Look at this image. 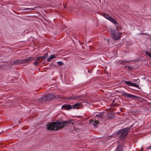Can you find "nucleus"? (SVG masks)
I'll list each match as a JSON object with an SVG mask.
<instances>
[{
    "label": "nucleus",
    "mask_w": 151,
    "mask_h": 151,
    "mask_svg": "<svg viewBox=\"0 0 151 151\" xmlns=\"http://www.w3.org/2000/svg\"><path fill=\"white\" fill-rule=\"evenodd\" d=\"M71 124L72 125L74 124L71 120L67 121H62L61 122L57 121L55 122L50 123L47 124V130L51 131L58 130L64 127L65 125H68Z\"/></svg>",
    "instance_id": "nucleus-1"
},
{
    "label": "nucleus",
    "mask_w": 151,
    "mask_h": 151,
    "mask_svg": "<svg viewBox=\"0 0 151 151\" xmlns=\"http://www.w3.org/2000/svg\"><path fill=\"white\" fill-rule=\"evenodd\" d=\"M116 28L115 29H111V36L112 38L115 40H118L120 39L121 37L122 33L120 32L119 30H121L122 27L120 26H117V27L115 26Z\"/></svg>",
    "instance_id": "nucleus-2"
},
{
    "label": "nucleus",
    "mask_w": 151,
    "mask_h": 151,
    "mask_svg": "<svg viewBox=\"0 0 151 151\" xmlns=\"http://www.w3.org/2000/svg\"><path fill=\"white\" fill-rule=\"evenodd\" d=\"M132 125L129 127L124 128L117 131L115 132L116 136L119 137V139H123L128 134L129 132L131 129Z\"/></svg>",
    "instance_id": "nucleus-3"
},
{
    "label": "nucleus",
    "mask_w": 151,
    "mask_h": 151,
    "mask_svg": "<svg viewBox=\"0 0 151 151\" xmlns=\"http://www.w3.org/2000/svg\"><path fill=\"white\" fill-rule=\"evenodd\" d=\"M60 97L57 95L55 96L52 94H47L44 95V96L40 98V100L42 101H48L55 99L60 98Z\"/></svg>",
    "instance_id": "nucleus-4"
},
{
    "label": "nucleus",
    "mask_w": 151,
    "mask_h": 151,
    "mask_svg": "<svg viewBox=\"0 0 151 151\" xmlns=\"http://www.w3.org/2000/svg\"><path fill=\"white\" fill-rule=\"evenodd\" d=\"M122 95L124 97L126 98H132V99H137L138 100L140 99L141 97L138 96L136 95H133L130 93H123L122 94Z\"/></svg>",
    "instance_id": "nucleus-5"
},
{
    "label": "nucleus",
    "mask_w": 151,
    "mask_h": 151,
    "mask_svg": "<svg viewBox=\"0 0 151 151\" xmlns=\"http://www.w3.org/2000/svg\"><path fill=\"white\" fill-rule=\"evenodd\" d=\"M33 59L32 58H27L24 59H18L13 62V63L14 65H17L18 64H22L25 63L27 62L30 61Z\"/></svg>",
    "instance_id": "nucleus-6"
},
{
    "label": "nucleus",
    "mask_w": 151,
    "mask_h": 151,
    "mask_svg": "<svg viewBox=\"0 0 151 151\" xmlns=\"http://www.w3.org/2000/svg\"><path fill=\"white\" fill-rule=\"evenodd\" d=\"M102 15L105 18L108 19L113 23L115 25V26L117 27V26L118 25V24L117 22L115 21L113 18H112L111 17L109 16L108 14H102Z\"/></svg>",
    "instance_id": "nucleus-7"
},
{
    "label": "nucleus",
    "mask_w": 151,
    "mask_h": 151,
    "mask_svg": "<svg viewBox=\"0 0 151 151\" xmlns=\"http://www.w3.org/2000/svg\"><path fill=\"white\" fill-rule=\"evenodd\" d=\"M122 81L125 83L127 85L129 86H133L137 87V88H140V87L139 86V85L136 83L132 82L129 81H125L124 80H123Z\"/></svg>",
    "instance_id": "nucleus-8"
},
{
    "label": "nucleus",
    "mask_w": 151,
    "mask_h": 151,
    "mask_svg": "<svg viewBox=\"0 0 151 151\" xmlns=\"http://www.w3.org/2000/svg\"><path fill=\"white\" fill-rule=\"evenodd\" d=\"M123 143H124V142L119 143L117 146L115 151H123L124 148Z\"/></svg>",
    "instance_id": "nucleus-9"
},
{
    "label": "nucleus",
    "mask_w": 151,
    "mask_h": 151,
    "mask_svg": "<svg viewBox=\"0 0 151 151\" xmlns=\"http://www.w3.org/2000/svg\"><path fill=\"white\" fill-rule=\"evenodd\" d=\"M82 97V96L81 95L76 96H72L69 97H65V99L66 100H68L70 101V100H75L76 99L81 98Z\"/></svg>",
    "instance_id": "nucleus-10"
},
{
    "label": "nucleus",
    "mask_w": 151,
    "mask_h": 151,
    "mask_svg": "<svg viewBox=\"0 0 151 151\" xmlns=\"http://www.w3.org/2000/svg\"><path fill=\"white\" fill-rule=\"evenodd\" d=\"M104 113V112L98 113L97 114L95 113L94 114H95L94 117L97 118L100 121L102 120Z\"/></svg>",
    "instance_id": "nucleus-11"
},
{
    "label": "nucleus",
    "mask_w": 151,
    "mask_h": 151,
    "mask_svg": "<svg viewBox=\"0 0 151 151\" xmlns=\"http://www.w3.org/2000/svg\"><path fill=\"white\" fill-rule=\"evenodd\" d=\"M61 109H64L65 110H69L72 109V106L70 104H65L62 106Z\"/></svg>",
    "instance_id": "nucleus-12"
},
{
    "label": "nucleus",
    "mask_w": 151,
    "mask_h": 151,
    "mask_svg": "<svg viewBox=\"0 0 151 151\" xmlns=\"http://www.w3.org/2000/svg\"><path fill=\"white\" fill-rule=\"evenodd\" d=\"M94 120H93V126L94 127H96L97 126V125L99 123V121H100L96 117H94Z\"/></svg>",
    "instance_id": "nucleus-13"
},
{
    "label": "nucleus",
    "mask_w": 151,
    "mask_h": 151,
    "mask_svg": "<svg viewBox=\"0 0 151 151\" xmlns=\"http://www.w3.org/2000/svg\"><path fill=\"white\" fill-rule=\"evenodd\" d=\"M114 116V114L113 113H108L106 115L107 119H111Z\"/></svg>",
    "instance_id": "nucleus-14"
},
{
    "label": "nucleus",
    "mask_w": 151,
    "mask_h": 151,
    "mask_svg": "<svg viewBox=\"0 0 151 151\" xmlns=\"http://www.w3.org/2000/svg\"><path fill=\"white\" fill-rule=\"evenodd\" d=\"M115 63L116 64H121L122 65H124L126 64L125 61L121 60H116V61Z\"/></svg>",
    "instance_id": "nucleus-15"
},
{
    "label": "nucleus",
    "mask_w": 151,
    "mask_h": 151,
    "mask_svg": "<svg viewBox=\"0 0 151 151\" xmlns=\"http://www.w3.org/2000/svg\"><path fill=\"white\" fill-rule=\"evenodd\" d=\"M79 106H81V105H80V104H79V103L76 104L74 105H72V108L73 109H79Z\"/></svg>",
    "instance_id": "nucleus-16"
},
{
    "label": "nucleus",
    "mask_w": 151,
    "mask_h": 151,
    "mask_svg": "<svg viewBox=\"0 0 151 151\" xmlns=\"http://www.w3.org/2000/svg\"><path fill=\"white\" fill-rule=\"evenodd\" d=\"M55 58V56L54 55H52L50 57L48 58L47 59V62L50 61L51 60Z\"/></svg>",
    "instance_id": "nucleus-17"
},
{
    "label": "nucleus",
    "mask_w": 151,
    "mask_h": 151,
    "mask_svg": "<svg viewBox=\"0 0 151 151\" xmlns=\"http://www.w3.org/2000/svg\"><path fill=\"white\" fill-rule=\"evenodd\" d=\"M127 67H128V69L129 70H132L134 68V67L132 66L126 65L125 66V68H126Z\"/></svg>",
    "instance_id": "nucleus-18"
},
{
    "label": "nucleus",
    "mask_w": 151,
    "mask_h": 151,
    "mask_svg": "<svg viewBox=\"0 0 151 151\" xmlns=\"http://www.w3.org/2000/svg\"><path fill=\"white\" fill-rule=\"evenodd\" d=\"M57 63L58 65L60 66H63L64 65V63L61 61H58V62Z\"/></svg>",
    "instance_id": "nucleus-19"
},
{
    "label": "nucleus",
    "mask_w": 151,
    "mask_h": 151,
    "mask_svg": "<svg viewBox=\"0 0 151 151\" xmlns=\"http://www.w3.org/2000/svg\"><path fill=\"white\" fill-rule=\"evenodd\" d=\"M80 101V102L79 103V104H80V105L81 106V104L82 103H84V102H86V101L84 100H83V99H81V100H80L79 101Z\"/></svg>",
    "instance_id": "nucleus-20"
},
{
    "label": "nucleus",
    "mask_w": 151,
    "mask_h": 151,
    "mask_svg": "<svg viewBox=\"0 0 151 151\" xmlns=\"http://www.w3.org/2000/svg\"><path fill=\"white\" fill-rule=\"evenodd\" d=\"M44 58L45 59L48 56V54L47 53H46L43 56Z\"/></svg>",
    "instance_id": "nucleus-21"
},
{
    "label": "nucleus",
    "mask_w": 151,
    "mask_h": 151,
    "mask_svg": "<svg viewBox=\"0 0 151 151\" xmlns=\"http://www.w3.org/2000/svg\"><path fill=\"white\" fill-rule=\"evenodd\" d=\"M38 58L40 59V60H42V59H45V58H44L43 56H41V57H38Z\"/></svg>",
    "instance_id": "nucleus-22"
},
{
    "label": "nucleus",
    "mask_w": 151,
    "mask_h": 151,
    "mask_svg": "<svg viewBox=\"0 0 151 151\" xmlns=\"http://www.w3.org/2000/svg\"><path fill=\"white\" fill-rule=\"evenodd\" d=\"M33 64L35 65H37L39 64V62H38L35 61L33 63Z\"/></svg>",
    "instance_id": "nucleus-23"
},
{
    "label": "nucleus",
    "mask_w": 151,
    "mask_h": 151,
    "mask_svg": "<svg viewBox=\"0 0 151 151\" xmlns=\"http://www.w3.org/2000/svg\"><path fill=\"white\" fill-rule=\"evenodd\" d=\"M90 123H91L93 125V120L91 119L90 120Z\"/></svg>",
    "instance_id": "nucleus-24"
},
{
    "label": "nucleus",
    "mask_w": 151,
    "mask_h": 151,
    "mask_svg": "<svg viewBox=\"0 0 151 151\" xmlns=\"http://www.w3.org/2000/svg\"><path fill=\"white\" fill-rule=\"evenodd\" d=\"M32 9L31 8H25L24 10H32Z\"/></svg>",
    "instance_id": "nucleus-25"
},
{
    "label": "nucleus",
    "mask_w": 151,
    "mask_h": 151,
    "mask_svg": "<svg viewBox=\"0 0 151 151\" xmlns=\"http://www.w3.org/2000/svg\"><path fill=\"white\" fill-rule=\"evenodd\" d=\"M147 149L151 150V145L149 147H146Z\"/></svg>",
    "instance_id": "nucleus-26"
},
{
    "label": "nucleus",
    "mask_w": 151,
    "mask_h": 151,
    "mask_svg": "<svg viewBox=\"0 0 151 151\" xmlns=\"http://www.w3.org/2000/svg\"><path fill=\"white\" fill-rule=\"evenodd\" d=\"M134 81H135V82H140V80H139V79H136V80H135Z\"/></svg>",
    "instance_id": "nucleus-27"
},
{
    "label": "nucleus",
    "mask_w": 151,
    "mask_h": 151,
    "mask_svg": "<svg viewBox=\"0 0 151 151\" xmlns=\"http://www.w3.org/2000/svg\"><path fill=\"white\" fill-rule=\"evenodd\" d=\"M88 72L91 73L92 72V71L91 70H88Z\"/></svg>",
    "instance_id": "nucleus-28"
},
{
    "label": "nucleus",
    "mask_w": 151,
    "mask_h": 151,
    "mask_svg": "<svg viewBox=\"0 0 151 151\" xmlns=\"http://www.w3.org/2000/svg\"><path fill=\"white\" fill-rule=\"evenodd\" d=\"M143 150V148L142 147L140 149V150H139V151H142Z\"/></svg>",
    "instance_id": "nucleus-29"
},
{
    "label": "nucleus",
    "mask_w": 151,
    "mask_h": 151,
    "mask_svg": "<svg viewBox=\"0 0 151 151\" xmlns=\"http://www.w3.org/2000/svg\"><path fill=\"white\" fill-rule=\"evenodd\" d=\"M40 60L38 58V57L35 60V61H37V60Z\"/></svg>",
    "instance_id": "nucleus-30"
},
{
    "label": "nucleus",
    "mask_w": 151,
    "mask_h": 151,
    "mask_svg": "<svg viewBox=\"0 0 151 151\" xmlns=\"http://www.w3.org/2000/svg\"><path fill=\"white\" fill-rule=\"evenodd\" d=\"M124 61L125 62V63H126V62H129V61H128V60Z\"/></svg>",
    "instance_id": "nucleus-31"
},
{
    "label": "nucleus",
    "mask_w": 151,
    "mask_h": 151,
    "mask_svg": "<svg viewBox=\"0 0 151 151\" xmlns=\"http://www.w3.org/2000/svg\"><path fill=\"white\" fill-rule=\"evenodd\" d=\"M2 66H3L2 65L0 64V68H1V67H2Z\"/></svg>",
    "instance_id": "nucleus-32"
},
{
    "label": "nucleus",
    "mask_w": 151,
    "mask_h": 151,
    "mask_svg": "<svg viewBox=\"0 0 151 151\" xmlns=\"http://www.w3.org/2000/svg\"><path fill=\"white\" fill-rule=\"evenodd\" d=\"M64 7L65 8H66V6L65 5H64Z\"/></svg>",
    "instance_id": "nucleus-33"
}]
</instances>
